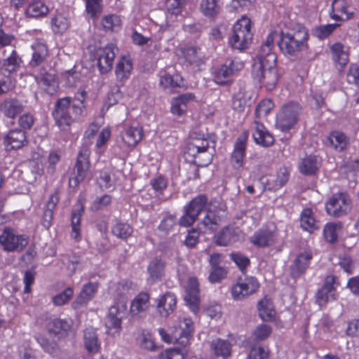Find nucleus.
Listing matches in <instances>:
<instances>
[{
    "label": "nucleus",
    "mask_w": 359,
    "mask_h": 359,
    "mask_svg": "<svg viewBox=\"0 0 359 359\" xmlns=\"http://www.w3.org/2000/svg\"><path fill=\"white\" fill-rule=\"evenodd\" d=\"M28 244V237L25 235H15L11 229H5L0 235V245L4 250L20 251Z\"/></svg>",
    "instance_id": "nucleus-10"
},
{
    "label": "nucleus",
    "mask_w": 359,
    "mask_h": 359,
    "mask_svg": "<svg viewBox=\"0 0 359 359\" xmlns=\"http://www.w3.org/2000/svg\"><path fill=\"white\" fill-rule=\"evenodd\" d=\"M165 263L160 258L151 259L147 266V282L153 285L160 281L165 275Z\"/></svg>",
    "instance_id": "nucleus-21"
},
{
    "label": "nucleus",
    "mask_w": 359,
    "mask_h": 359,
    "mask_svg": "<svg viewBox=\"0 0 359 359\" xmlns=\"http://www.w3.org/2000/svg\"><path fill=\"white\" fill-rule=\"evenodd\" d=\"M339 26V24L337 23L320 26L316 29L314 34L320 39H325L331 34Z\"/></svg>",
    "instance_id": "nucleus-64"
},
{
    "label": "nucleus",
    "mask_w": 359,
    "mask_h": 359,
    "mask_svg": "<svg viewBox=\"0 0 359 359\" xmlns=\"http://www.w3.org/2000/svg\"><path fill=\"white\" fill-rule=\"evenodd\" d=\"M276 60V55H269L267 59H255L252 66L255 80L267 90L276 88L280 77Z\"/></svg>",
    "instance_id": "nucleus-1"
},
{
    "label": "nucleus",
    "mask_w": 359,
    "mask_h": 359,
    "mask_svg": "<svg viewBox=\"0 0 359 359\" xmlns=\"http://www.w3.org/2000/svg\"><path fill=\"white\" fill-rule=\"evenodd\" d=\"M36 81L41 89L48 95L55 94L59 87L57 79L53 74H41L36 78Z\"/></svg>",
    "instance_id": "nucleus-32"
},
{
    "label": "nucleus",
    "mask_w": 359,
    "mask_h": 359,
    "mask_svg": "<svg viewBox=\"0 0 359 359\" xmlns=\"http://www.w3.org/2000/svg\"><path fill=\"white\" fill-rule=\"evenodd\" d=\"M300 226L306 231L313 232L319 228L318 222L315 219L313 212L310 208H304L300 215Z\"/></svg>",
    "instance_id": "nucleus-43"
},
{
    "label": "nucleus",
    "mask_w": 359,
    "mask_h": 359,
    "mask_svg": "<svg viewBox=\"0 0 359 359\" xmlns=\"http://www.w3.org/2000/svg\"><path fill=\"white\" fill-rule=\"evenodd\" d=\"M309 33L304 27H299L294 33L281 32L278 46L284 53L293 55L307 48Z\"/></svg>",
    "instance_id": "nucleus-2"
},
{
    "label": "nucleus",
    "mask_w": 359,
    "mask_h": 359,
    "mask_svg": "<svg viewBox=\"0 0 359 359\" xmlns=\"http://www.w3.org/2000/svg\"><path fill=\"white\" fill-rule=\"evenodd\" d=\"M332 57L340 67H344L348 62V48L341 43H335L331 47Z\"/></svg>",
    "instance_id": "nucleus-42"
},
{
    "label": "nucleus",
    "mask_w": 359,
    "mask_h": 359,
    "mask_svg": "<svg viewBox=\"0 0 359 359\" xmlns=\"http://www.w3.org/2000/svg\"><path fill=\"white\" fill-rule=\"evenodd\" d=\"M349 0H333L330 17L337 21L350 19L353 12L349 8Z\"/></svg>",
    "instance_id": "nucleus-25"
},
{
    "label": "nucleus",
    "mask_w": 359,
    "mask_h": 359,
    "mask_svg": "<svg viewBox=\"0 0 359 359\" xmlns=\"http://www.w3.org/2000/svg\"><path fill=\"white\" fill-rule=\"evenodd\" d=\"M101 28L106 32H118L122 27V20L116 14H107L100 21Z\"/></svg>",
    "instance_id": "nucleus-37"
},
{
    "label": "nucleus",
    "mask_w": 359,
    "mask_h": 359,
    "mask_svg": "<svg viewBox=\"0 0 359 359\" xmlns=\"http://www.w3.org/2000/svg\"><path fill=\"white\" fill-rule=\"evenodd\" d=\"M69 27L68 18L61 13H57L51 20V28L56 34H62Z\"/></svg>",
    "instance_id": "nucleus-53"
},
{
    "label": "nucleus",
    "mask_w": 359,
    "mask_h": 359,
    "mask_svg": "<svg viewBox=\"0 0 359 359\" xmlns=\"http://www.w3.org/2000/svg\"><path fill=\"white\" fill-rule=\"evenodd\" d=\"M221 215L216 213L212 210H208L202 222L205 231L211 232L215 231L221 221Z\"/></svg>",
    "instance_id": "nucleus-55"
},
{
    "label": "nucleus",
    "mask_w": 359,
    "mask_h": 359,
    "mask_svg": "<svg viewBox=\"0 0 359 359\" xmlns=\"http://www.w3.org/2000/svg\"><path fill=\"white\" fill-rule=\"evenodd\" d=\"M20 59L17 56L15 51L13 50L11 56L3 62L1 67L2 74L6 76V74H10L17 71L20 67Z\"/></svg>",
    "instance_id": "nucleus-54"
},
{
    "label": "nucleus",
    "mask_w": 359,
    "mask_h": 359,
    "mask_svg": "<svg viewBox=\"0 0 359 359\" xmlns=\"http://www.w3.org/2000/svg\"><path fill=\"white\" fill-rule=\"evenodd\" d=\"M97 290V284L96 283L90 282L83 285L79 296L72 303V307L74 309H79L86 306L93 298Z\"/></svg>",
    "instance_id": "nucleus-27"
},
{
    "label": "nucleus",
    "mask_w": 359,
    "mask_h": 359,
    "mask_svg": "<svg viewBox=\"0 0 359 359\" xmlns=\"http://www.w3.org/2000/svg\"><path fill=\"white\" fill-rule=\"evenodd\" d=\"M278 35L276 32H271L266 36L264 43L262 45L259 52L255 59H267L269 55H276L273 52L274 40Z\"/></svg>",
    "instance_id": "nucleus-52"
},
{
    "label": "nucleus",
    "mask_w": 359,
    "mask_h": 359,
    "mask_svg": "<svg viewBox=\"0 0 359 359\" xmlns=\"http://www.w3.org/2000/svg\"><path fill=\"white\" fill-rule=\"evenodd\" d=\"M88 153L87 150L79 152L72 176L70 177L69 184L72 188L76 187L79 184L83 181L87 177L89 168L88 160Z\"/></svg>",
    "instance_id": "nucleus-14"
},
{
    "label": "nucleus",
    "mask_w": 359,
    "mask_h": 359,
    "mask_svg": "<svg viewBox=\"0 0 359 359\" xmlns=\"http://www.w3.org/2000/svg\"><path fill=\"white\" fill-rule=\"evenodd\" d=\"M227 270L223 266L210 268L208 280L211 283H217L226 278Z\"/></svg>",
    "instance_id": "nucleus-62"
},
{
    "label": "nucleus",
    "mask_w": 359,
    "mask_h": 359,
    "mask_svg": "<svg viewBox=\"0 0 359 359\" xmlns=\"http://www.w3.org/2000/svg\"><path fill=\"white\" fill-rule=\"evenodd\" d=\"M311 258V253L309 251L299 254L291 266V274L294 277H297L304 273L310 264Z\"/></svg>",
    "instance_id": "nucleus-33"
},
{
    "label": "nucleus",
    "mask_w": 359,
    "mask_h": 359,
    "mask_svg": "<svg viewBox=\"0 0 359 359\" xmlns=\"http://www.w3.org/2000/svg\"><path fill=\"white\" fill-rule=\"evenodd\" d=\"M289 170L286 167L280 168L276 173L267 176L266 181L262 178V182L266 184L267 189L278 190L280 189L287 181Z\"/></svg>",
    "instance_id": "nucleus-23"
},
{
    "label": "nucleus",
    "mask_w": 359,
    "mask_h": 359,
    "mask_svg": "<svg viewBox=\"0 0 359 359\" xmlns=\"http://www.w3.org/2000/svg\"><path fill=\"white\" fill-rule=\"evenodd\" d=\"M33 50L30 65L36 67L42 63L48 55V48L43 40H36L32 44Z\"/></svg>",
    "instance_id": "nucleus-36"
},
{
    "label": "nucleus",
    "mask_w": 359,
    "mask_h": 359,
    "mask_svg": "<svg viewBox=\"0 0 359 359\" xmlns=\"http://www.w3.org/2000/svg\"><path fill=\"white\" fill-rule=\"evenodd\" d=\"M49 11L48 6L42 0H33L25 8V14L30 18L46 16Z\"/></svg>",
    "instance_id": "nucleus-41"
},
{
    "label": "nucleus",
    "mask_w": 359,
    "mask_h": 359,
    "mask_svg": "<svg viewBox=\"0 0 359 359\" xmlns=\"http://www.w3.org/2000/svg\"><path fill=\"white\" fill-rule=\"evenodd\" d=\"M186 304L194 313L199 308V289L198 282L195 277H190L185 287V294L184 297Z\"/></svg>",
    "instance_id": "nucleus-16"
},
{
    "label": "nucleus",
    "mask_w": 359,
    "mask_h": 359,
    "mask_svg": "<svg viewBox=\"0 0 359 359\" xmlns=\"http://www.w3.org/2000/svg\"><path fill=\"white\" fill-rule=\"evenodd\" d=\"M341 229L342 225L340 222L327 223L323 230L325 239L330 243L335 242L341 233Z\"/></svg>",
    "instance_id": "nucleus-56"
},
{
    "label": "nucleus",
    "mask_w": 359,
    "mask_h": 359,
    "mask_svg": "<svg viewBox=\"0 0 359 359\" xmlns=\"http://www.w3.org/2000/svg\"><path fill=\"white\" fill-rule=\"evenodd\" d=\"M36 339L43 351L51 355L54 359H65V354L60 350L56 344L49 341L42 336L36 337Z\"/></svg>",
    "instance_id": "nucleus-47"
},
{
    "label": "nucleus",
    "mask_w": 359,
    "mask_h": 359,
    "mask_svg": "<svg viewBox=\"0 0 359 359\" xmlns=\"http://www.w3.org/2000/svg\"><path fill=\"white\" fill-rule=\"evenodd\" d=\"M210 348L215 356L223 358L229 357L231 351V344L221 339H213L210 343Z\"/></svg>",
    "instance_id": "nucleus-48"
},
{
    "label": "nucleus",
    "mask_w": 359,
    "mask_h": 359,
    "mask_svg": "<svg viewBox=\"0 0 359 359\" xmlns=\"http://www.w3.org/2000/svg\"><path fill=\"white\" fill-rule=\"evenodd\" d=\"M244 239V234L238 229L232 227L223 229L216 236L215 242L219 245L226 246Z\"/></svg>",
    "instance_id": "nucleus-20"
},
{
    "label": "nucleus",
    "mask_w": 359,
    "mask_h": 359,
    "mask_svg": "<svg viewBox=\"0 0 359 359\" xmlns=\"http://www.w3.org/2000/svg\"><path fill=\"white\" fill-rule=\"evenodd\" d=\"M219 10L217 0H202L201 3V11L206 16H213Z\"/></svg>",
    "instance_id": "nucleus-60"
},
{
    "label": "nucleus",
    "mask_w": 359,
    "mask_h": 359,
    "mask_svg": "<svg viewBox=\"0 0 359 359\" xmlns=\"http://www.w3.org/2000/svg\"><path fill=\"white\" fill-rule=\"evenodd\" d=\"M137 343L141 348L151 351H156L158 348L154 337L149 331H142L137 337Z\"/></svg>",
    "instance_id": "nucleus-57"
},
{
    "label": "nucleus",
    "mask_w": 359,
    "mask_h": 359,
    "mask_svg": "<svg viewBox=\"0 0 359 359\" xmlns=\"http://www.w3.org/2000/svg\"><path fill=\"white\" fill-rule=\"evenodd\" d=\"M252 137L257 144L264 147L271 146L274 142L272 135L262 123L258 121H255L254 123Z\"/></svg>",
    "instance_id": "nucleus-30"
},
{
    "label": "nucleus",
    "mask_w": 359,
    "mask_h": 359,
    "mask_svg": "<svg viewBox=\"0 0 359 359\" xmlns=\"http://www.w3.org/2000/svg\"><path fill=\"white\" fill-rule=\"evenodd\" d=\"M320 166V160L316 156H309L302 158L299 165V170L304 175L314 174Z\"/></svg>",
    "instance_id": "nucleus-44"
},
{
    "label": "nucleus",
    "mask_w": 359,
    "mask_h": 359,
    "mask_svg": "<svg viewBox=\"0 0 359 359\" xmlns=\"http://www.w3.org/2000/svg\"><path fill=\"white\" fill-rule=\"evenodd\" d=\"M212 75L214 81L219 85H224L231 80L232 70L229 69L227 65H222L212 69Z\"/></svg>",
    "instance_id": "nucleus-50"
},
{
    "label": "nucleus",
    "mask_w": 359,
    "mask_h": 359,
    "mask_svg": "<svg viewBox=\"0 0 359 359\" xmlns=\"http://www.w3.org/2000/svg\"><path fill=\"white\" fill-rule=\"evenodd\" d=\"M210 142V140L203 136H191L186 148V154L193 158L190 161L200 166L209 165L212 160V154L208 150Z\"/></svg>",
    "instance_id": "nucleus-4"
},
{
    "label": "nucleus",
    "mask_w": 359,
    "mask_h": 359,
    "mask_svg": "<svg viewBox=\"0 0 359 359\" xmlns=\"http://www.w3.org/2000/svg\"><path fill=\"white\" fill-rule=\"evenodd\" d=\"M259 287L257 278L252 276L240 278L231 287V293L234 300H242L256 292Z\"/></svg>",
    "instance_id": "nucleus-7"
},
{
    "label": "nucleus",
    "mask_w": 359,
    "mask_h": 359,
    "mask_svg": "<svg viewBox=\"0 0 359 359\" xmlns=\"http://www.w3.org/2000/svg\"><path fill=\"white\" fill-rule=\"evenodd\" d=\"M133 229L127 223H116L112 228V233L120 238L125 239L130 236Z\"/></svg>",
    "instance_id": "nucleus-59"
},
{
    "label": "nucleus",
    "mask_w": 359,
    "mask_h": 359,
    "mask_svg": "<svg viewBox=\"0 0 359 359\" xmlns=\"http://www.w3.org/2000/svg\"><path fill=\"white\" fill-rule=\"evenodd\" d=\"M334 284L335 278L333 276H327L323 286L318 291L316 294V301L320 307L336 299V287Z\"/></svg>",
    "instance_id": "nucleus-17"
},
{
    "label": "nucleus",
    "mask_w": 359,
    "mask_h": 359,
    "mask_svg": "<svg viewBox=\"0 0 359 359\" xmlns=\"http://www.w3.org/2000/svg\"><path fill=\"white\" fill-rule=\"evenodd\" d=\"M117 52L118 48L114 43H109L96 50L97 66L101 73H107L111 69Z\"/></svg>",
    "instance_id": "nucleus-13"
},
{
    "label": "nucleus",
    "mask_w": 359,
    "mask_h": 359,
    "mask_svg": "<svg viewBox=\"0 0 359 359\" xmlns=\"http://www.w3.org/2000/svg\"><path fill=\"white\" fill-rule=\"evenodd\" d=\"M157 313L162 318H167L176 309L177 297L170 292H167L158 296L156 301Z\"/></svg>",
    "instance_id": "nucleus-15"
},
{
    "label": "nucleus",
    "mask_w": 359,
    "mask_h": 359,
    "mask_svg": "<svg viewBox=\"0 0 359 359\" xmlns=\"http://www.w3.org/2000/svg\"><path fill=\"white\" fill-rule=\"evenodd\" d=\"M352 208L349 196L343 193L334 194L326 203L327 213L333 217H341L346 215Z\"/></svg>",
    "instance_id": "nucleus-8"
},
{
    "label": "nucleus",
    "mask_w": 359,
    "mask_h": 359,
    "mask_svg": "<svg viewBox=\"0 0 359 359\" xmlns=\"http://www.w3.org/2000/svg\"><path fill=\"white\" fill-rule=\"evenodd\" d=\"M143 130L140 126H125L118 139V144L125 150L134 148L142 139Z\"/></svg>",
    "instance_id": "nucleus-11"
},
{
    "label": "nucleus",
    "mask_w": 359,
    "mask_h": 359,
    "mask_svg": "<svg viewBox=\"0 0 359 359\" xmlns=\"http://www.w3.org/2000/svg\"><path fill=\"white\" fill-rule=\"evenodd\" d=\"M83 344L85 348L90 354H96L100 348V343L97 338L96 330L87 328L83 333Z\"/></svg>",
    "instance_id": "nucleus-35"
},
{
    "label": "nucleus",
    "mask_w": 359,
    "mask_h": 359,
    "mask_svg": "<svg viewBox=\"0 0 359 359\" xmlns=\"http://www.w3.org/2000/svg\"><path fill=\"white\" fill-rule=\"evenodd\" d=\"M160 85L164 88L174 89L177 87L184 86L183 79L178 74H175L171 67L160 73Z\"/></svg>",
    "instance_id": "nucleus-26"
},
{
    "label": "nucleus",
    "mask_w": 359,
    "mask_h": 359,
    "mask_svg": "<svg viewBox=\"0 0 359 359\" xmlns=\"http://www.w3.org/2000/svg\"><path fill=\"white\" fill-rule=\"evenodd\" d=\"M276 241L277 236L273 229L266 228L256 231L250 238L251 243L259 247L269 246L275 243Z\"/></svg>",
    "instance_id": "nucleus-28"
},
{
    "label": "nucleus",
    "mask_w": 359,
    "mask_h": 359,
    "mask_svg": "<svg viewBox=\"0 0 359 359\" xmlns=\"http://www.w3.org/2000/svg\"><path fill=\"white\" fill-rule=\"evenodd\" d=\"M207 203V198L201 195L194 198L189 204L184 208V215L181 217L180 224L184 226H189L194 224L199 213L204 208Z\"/></svg>",
    "instance_id": "nucleus-12"
},
{
    "label": "nucleus",
    "mask_w": 359,
    "mask_h": 359,
    "mask_svg": "<svg viewBox=\"0 0 359 359\" xmlns=\"http://www.w3.org/2000/svg\"><path fill=\"white\" fill-rule=\"evenodd\" d=\"M127 313V304L120 301L111 306L105 319L106 332L111 337H116L122 330V320Z\"/></svg>",
    "instance_id": "nucleus-5"
},
{
    "label": "nucleus",
    "mask_w": 359,
    "mask_h": 359,
    "mask_svg": "<svg viewBox=\"0 0 359 359\" xmlns=\"http://www.w3.org/2000/svg\"><path fill=\"white\" fill-rule=\"evenodd\" d=\"M177 54L184 58L190 64L199 66L203 63V55L199 49L196 47H180L177 50Z\"/></svg>",
    "instance_id": "nucleus-34"
},
{
    "label": "nucleus",
    "mask_w": 359,
    "mask_h": 359,
    "mask_svg": "<svg viewBox=\"0 0 359 359\" xmlns=\"http://www.w3.org/2000/svg\"><path fill=\"white\" fill-rule=\"evenodd\" d=\"M252 93L245 88H241L233 97L232 105L235 110L243 111L245 107L250 104Z\"/></svg>",
    "instance_id": "nucleus-39"
},
{
    "label": "nucleus",
    "mask_w": 359,
    "mask_h": 359,
    "mask_svg": "<svg viewBox=\"0 0 359 359\" xmlns=\"http://www.w3.org/2000/svg\"><path fill=\"white\" fill-rule=\"evenodd\" d=\"M174 332L177 334L180 339V344L186 346L189 341L193 332V322L190 318L180 319L174 325Z\"/></svg>",
    "instance_id": "nucleus-29"
},
{
    "label": "nucleus",
    "mask_w": 359,
    "mask_h": 359,
    "mask_svg": "<svg viewBox=\"0 0 359 359\" xmlns=\"http://www.w3.org/2000/svg\"><path fill=\"white\" fill-rule=\"evenodd\" d=\"M22 104L17 100H6L0 104V112L8 118H13L22 111Z\"/></svg>",
    "instance_id": "nucleus-40"
},
{
    "label": "nucleus",
    "mask_w": 359,
    "mask_h": 359,
    "mask_svg": "<svg viewBox=\"0 0 359 359\" xmlns=\"http://www.w3.org/2000/svg\"><path fill=\"white\" fill-rule=\"evenodd\" d=\"M44 158V151L37 147L32 154L31 156V171L36 177H40L44 173L45 167L43 163Z\"/></svg>",
    "instance_id": "nucleus-38"
},
{
    "label": "nucleus",
    "mask_w": 359,
    "mask_h": 359,
    "mask_svg": "<svg viewBox=\"0 0 359 359\" xmlns=\"http://www.w3.org/2000/svg\"><path fill=\"white\" fill-rule=\"evenodd\" d=\"M71 101L69 97L60 99L56 102L53 116L58 128L65 131L69 130L74 122V118L70 115Z\"/></svg>",
    "instance_id": "nucleus-6"
},
{
    "label": "nucleus",
    "mask_w": 359,
    "mask_h": 359,
    "mask_svg": "<svg viewBox=\"0 0 359 359\" xmlns=\"http://www.w3.org/2000/svg\"><path fill=\"white\" fill-rule=\"evenodd\" d=\"M101 0H86V12L95 18L100 15L102 11V5Z\"/></svg>",
    "instance_id": "nucleus-61"
},
{
    "label": "nucleus",
    "mask_w": 359,
    "mask_h": 359,
    "mask_svg": "<svg viewBox=\"0 0 359 359\" xmlns=\"http://www.w3.org/2000/svg\"><path fill=\"white\" fill-rule=\"evenodd\" d=\"M187 353L186 346L182 348H168L159 354L158 359H184Z\"/></svg>",
    "instance_id": "nucleus-58"
},
{
    "label": "nucleus",
    "mask_w": 359,
    "mask_h": 359,
    "mask_svg": "<svg viewBox=\"0 0 359 359\" xmlns=\"http://www.w3.org/2000/svg\"><path fill=\"white\" fill-rule=\"evenodd\" d=\"M252 21L246 15L237 20L233 26V32L229 39V44L234 48L244 50L250 45L253 34Z\"/></svg>",
    "instance_id": "nucleus-3"
},
{
    "label": "nucleus",
    "mask_w": 359,
    "mask_h": 359,
    "mask_svg": "<svg viewBox=\"0 0 359 359\" xmlns=\"http://www.w3.org/2000/svg\"><path fill=\"white\" fill-rule=\"evenodd\" d=\"M149 295L146 292L138 294L131 302L130 314L133 319H139L149 309Z\"/></svg>",
    "instance_id": "nucleus-19"
},
{
    "label": "nucleus",
    "mask_w": 359,
    "mask_h": 359,
    "mask_svg": "<svg viewBox=\"0 0 359 359\" xmlns=\"http://www.w3.org/2000/svg\"><path fill=\"white\" fill-rule=\"evenodd\" d=\"M327 142L336 151H343L348 144V138L340 131L332 132L327 138Z\"/></svg>",
    "instance_id": "nucleus-49"
},
{
    "label": "nucleus",
    "mask_w": 359,
    "mask_h": 359,
    "mask_svg": "<svg viewBox=\"0 0 359 359\" xmlns=\"http://www.w3.org/2000/svg\"><path fill=\"white\" fill-rule=\"evenodd\" d=\"M300 106L297 103L288 104L282 109L276 120V126L283 132H287L295 125Z\"/></svg>",
    "instance_id": "nucleus-9"
},
{
    "label": "nucleus",
    "mask_w": 359,
    "mask_h": 359,
    "mask_svg": "<svg viewBox=\"0 0 359 359\" xmlns=\"http://www.w3.org/2000/svg\"><path fill=\"white\" fill-rule=\"evenodd\" d=\"M258 311L260 318L264 321H271L275 316L271 299L264 297L258 302Z\"/></svg>",
    "instance_id": "nucleus-51"
},
{
    "label": "nucleus",
    "mask_w": 359,
    "mask_h": 359,
    "mask_svg": "<svg viewBox=\"0 0 359 359\" xmlns=\"http://www.w3.org/2000/svg\"><path fill=\"white\" fill-rule=\"evenodd\" d=\"M27 137L20 129L10 130L4 138V146L6 151L16 150L27 144Z\"/></svg>",
    "instance_id": "nucleus-18"
},
{
    "label": "nucleus",
    "mask_w": 359,
    "mask_h": 359,
    "mask_svg": "<svg viewBox=\"0 0 359 359\" xmlns=\"http://www.w3.org/2000/svg\"><path fill=\"white\" fill-rule=\"evenodd\" d=\"M194 100L195 96L192 93H184L173 97L170 102V112L177 116L184 115L189 104Z\"/></svg>",
    "instance_id": "nucleus-22"
},
{
    "label": "nucleus",
    "mask_w": 359,
    "mask_h": 359,
    "mask_svg": "<svg viewBox=\"0 0 359 359\" xmlns=\"http://www.w3.org/2000/svg\"><path fill=\"white\" fill-rule=\"evenodd\" d=\"M72 323L71 319H54L47 324L46 328L51 334L65 336L72 332Z\"/></svg>",
    "instance_id": "nucleus-31"
},
{
    "label": "nucleus",
    "mask_w": 359,
    "mask_h": 359,
    "mask_svg": "<svg viewBox=\"0 0 359 359\" xmlns=\"http://www.w3.org/2000/svg\"><path fill=\"white\" fill-rule=\"evenodd\" d=\"M133 71V63L128 57H122L118 60L115 73L117 79L120 81H125L131 75Z\"/></svg>",
    "instance_id": "nucleus-46"
},
{
    "label": "nucleus",
    "mask_w": 359,
    "mask_h": 359,
    "mask_svg": "<svg viewBox=\"0 0 359 359\" xmlns=\"http://www.w3.org/2000/svg\"><path fill=\"white\" fill-rule=\"evenodd\" d=\"M247 139L248 135L244 133L236 140L231 156V163L234 169H239L243 166Z\"/></svg>",
    "instance_id": "nucleus-24"
},
{
    "label": "nucleus",
    "mask_w": 359,
    "mask_h": 359,
    "mask_svg": "<svg viewBox=\"0 0 359 359\" xmlns=\"http://www.w3.org/2000/svg\"><path fill=\"white\" fill-rule=\"evenodd\" d=\"M83 207L81 203H77L72 214V233L71 237L74 240H79L81 238L80 222L81 219Z\"/></svg>",
    "instance_id": "nucleus-45"
},
{
    "label": "nucleus",
    "mask_w": 359,
    "mask_h": 359,
    "mask_svg": "<svg viewBox=\"0 0 359 359\" xmlns=\"http://www.w3.org/2000/svg\"><path fill=\"white\" fill-rule=\"evenodd\" d=\"M74 290L72 287H67L62 292L56 294L53 299V302L56 306H62L67 304L73 297Z\"/></svg>",
    "instance_id": "nucleus-63"
}]
</instances>
